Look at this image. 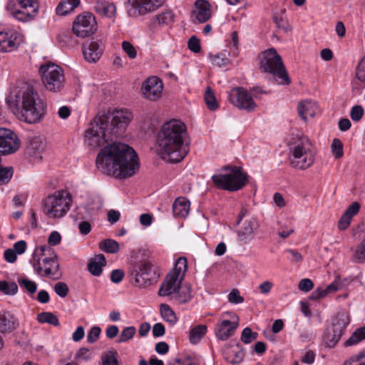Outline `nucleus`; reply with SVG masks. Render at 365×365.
<instances>
[{
  "label": "nucleus",
  "mask_w": 365,
  "mask_h": 365,
  "mask_svg": "<svg viewBox=\"0 0 365 365\" xmlns=\"http://www.w3.org/2000/svg\"><path fill=\"white\" fill-rule=\"evenodd\" d=\"M130 275L135 287L145 288L156 283L160 273L150 262L141 261L133 265Z\"/></svg>",
  "instance_id": "obj_8"
},
{
  "label": "nucleus",
  "mask_w": 365,
  "mask_h": 365,
  "mask_svg": "<svg viewBox=\"0 0 365 365\" xmlns=\"http://www.w3.org/2000/svg\"><path fill=\"white\" fill-rule=\"evenodd\" d=\"M82 50L85 60L89 63H95L102 56L103 47L97 41H91L83 44Z\"/></svg>",
  "instance_id": "obj_19"
},
{
  "label": "nucleus",
  "mask_w": 365,
  "mask_h": 365,
  "mask_svg": "<svg viewBox=\"0 0 365 365\" xmlns=\"http://www.w3.org/2000/svg\"><path fill=\"white\" fill-rule=\"evenodd\" d=\"M19 325L17 318L11 312H5L0 314V332L9 334L18 328Z\"/></svg>",
  "instance_id": "obj_22"
},
{
  "label": "nucleus",
  "mask_w": 365,
  "mask_h": 365,
  "mask_svg": "<svg viewBox=\"0 0 365 365\" xmlns=\"http://www.w3.org/2000/svg\"><path fill=\"white\" fill-rule=\"evenodd\" d=\"M191 298V288L190 285L185 284L182 286L181 284H180L179 288H178L172 297V299H175L179 304L187 303Z\"/></svg>",
  "instance_id": "obj_32"
},
{
  "label": "nucleus",
  "mask_w": 365,
  "mask_h": 365,
  "mask_svg": "<svg viewBox=\"0 0 365 365\" xmlns=\"http://www.w3.org/2000/svg\"><path fill=\"white\" fill-rule=\"evenodd\" d=\"M22 41L20 34L8 30L0 32V51L10 52L16 49Z\"/></svg>",
  "instance_id": "obj_17"
},
{
  "label": "nucleus",
  "mask_w": 365,
  "mask_h": 365,
  "mask_svg": "<svg viewBox=\"0 0 365 365\" xmlns=\"http://www.w3.org/2000/svg\"><path fill=\"white\" fill-rule=\"evenodd\" d=\"M180 284V283L173 277L168 275L159 289L158 294L163 297H173L175 291L179 288Z\"/></svg>",
  "instance_id": "obj_26"
},
{
  "label": "nucleus",
  "mask_w": 365,
  "mask_h": 365,
  "mask_svg": "<svg viewBox=\"0 0 365 365\" xmlns=\"http://www.w3.org/2000/svg\"><path fill=\"white\" fill-rule=\"evenodd\" d=\"M165 327L162 323H157L153 327V334L155 337H160L165 334Z\"/></svg>",
  "instance_id": "obj_64"
},
{
  "label": "nucleus",
  "mask_w": 365,
  "mask_h": 365,
  "mask_svg": "<svg viewBox=\"0 0 365 365\" xmlns=\"http://www.w3.org/2000/svg\"><path fill=\"white\" fill-rule=\"evenodd\" d=\"M344 365H365V354L361 353L351 357L344 363Z\"/></svg>",
  "instance_id": "obj_53"
},
{
  "label": "nucleus",
  "mask_w": 365,
  "mask_h": 365,
  "mask_svg": "<svg viewBox=\"0 0 365 365\" xmlns=\"http://www.w3.org/2000/svg\"><path fill=\"white\" fill-rule=\"evenodd\" d=\"M205 101L207 108L211 110H215L218 107L215 96L210 87L206 88Z\"/></svg>",
  "instance_id": "obj_45"
},
{
  "label": "nucleus",
  "mask_w": 365,
  "mask_h": 365,
  "mask_svg": "<svg viewBox=\"0 0 365 365\" xmlns=\"http://www.w3.org/2000/svg\"><path fill=\"white\" fill-rule=\"evenodd\" d=\"M351 220V217L347 215V213H344L338 222L339 229L341 230H346L349 226Z\"/></svg>",
  "instance_id": "obj_60"
},
{
  "label": "nucleus",
  "mask_w": 365,
  "mask_h": 365,
  "mask_svg": "<svg viewBox=\"0 0 365 365\" xmlns=\"http://www.w3.org/2000/svg\"><path fill=\"white\" fill-rule=\"evenodd\" d=\"M190 210V202L185 197L177 198L173 205V215L178 217H185Z\"/></svg>",
  "instance_id": "obj_28"
},
{
  "label": "nucleus",
  "mask_w": 365,
  "mask_h": 365,
  "mask_svg": "<svg viewBox=\"0 0 365 365\" xmlns=\"http://www.w3.org/2000/svg\"><path fill=\"white\" fill-rule=\"evenodd\" d=\"M101 329L99 327H97V326L93 327L90 329V331H88V333L87 334L88 342L90 344L95 343L98 340V339L101 334Z\"/></svg>",
  "instance_id": "obj_52"
},
{
  "label": "nucleus",
  "mask_w": 365,
  "mask_h": 365,
  "mask_svg": "<svg viewBox=\"0 0 365 365\" xmlns=\"http://www.w3.org/2000/svg\"><path fill=\"white\" fill-rule=\"evenodd\" d=\"M174 14L172 11L168 10L155 16L159 24H169L173 21Z\"/></svg>",
  "instance_id": "obj_48"
},
{
  "label": "nucleus",
  "mask_w": 365,
  "mask_h": 365,
  "mask_svg": "<svg viewBox=\"0 0 365 365\" xmlns=\"http://www.w3.org/2000/svg\"><path fill=\"white\" fill-rule=\"evenodd\" d=\"M73 33L78 37L86 38L97 30V23L91 13L79 14L75 19L72 27Z\"/></svg>",
  "instance_id": "obj_12"
},
{
  "label": "nucleus",
  "mask_w": 365,
  "mask_h": 365,
  "mask_svg": "<svg viewBox=\"0 0 365 365\" xmlns=\"http://www.w3.org/2000/svg\"><path fill=\"white\" fill-rule=\"evenodd\" d=\"M39 73L45 88L52 92H59L65 84L63 70L54 63L41 66Z\"/></svg>",
  "instance_id": "obj_10"
},
{
  "label": "nucleus",
  "mask_w": 365,
  "mask_h": 365,
  "mask_svg": "<svg viewBox=\"0 0 365 365\" xmlns=\"http://www.w3.org/2000/svg\"><path fill=\"white\" fill-rule=\"evenodd\" d=\"M230 315L231 319H235L236 321H230L228 319L219 320L215 328V333L217 338L222 341H225L232 336L239 326L238 317L235 314L226 312L222 313V317Z\"/></svg>",
  "instance_id": "obj_15"
},
{
  "label": "nucleus",
  "mask_w": 365,
  "mask_h": 365,
  "mask_svg": "<svg viewBox=\"0 0 365 365\" xmlns=\"http://www.w3.org/2000/svg\"><path fill=\"white\" fill-rule=\"evenodd\" d=\"M356 75L357 79L365 84V57L359 61L356 67Z\"/></svg>",
  "instance_id": "obj_54"
},
{
  "label": "nucleus",
  "mask_w": 365,
  "mask_h": 365,
  "mask_svg": "<svg viewBox=\"0 0 365 365\" xmlns=\"http://www.w3.org/2000/svg\"><path fill=\"white\" fill-rule=\"evenodd\" d=\"M228 300L232 304H240L244 302V298L240 296L239 290L235 289L228 294Z\"/></svg>",
  "instance_id": "obj_58"
},
{
  "label": "nucleus",
  "mask_w": 365,
  "mask_h": 365,
  "mask_svg": "<svg viewBox=\"0 0 365 365\" xmlns=\"http://www.w3.org/2000/svg\"><path fill=\"white\" fill-rule=\"evenodd\" d=\"M187 269V262L185 257H179L175 262L173 271L168 275L173 277L179 283H182Z\"/></svg>",
  "instance_id": "obj_29"
},
{
  "label": "nucleus",
  "mask_w": 365,
  "mask_h": 365,
  "mask_svg": "<svg viewBox=\"0 0 365 365\" xmlns=\"http://www.w3.org/2000/svg\"><path fill=\"white\" fill-rule=\"evenodd\" d=\"M141 15L151 12L163 5L164 0H128Z\"/></svg>",
  "instance_id": "obj_21"
},
{
  "label": "nucleus",
  "mask_w": 365,
  "mask_h": 365,
  "mask_svg": "<svg viewBox=\"0 0 365 365\" xmlns=\"http://www.w3.org/2000/svg\"><path fill=\"white\" fill-rule=\"evenodd\" d=\"M207 332L205 325H198L193 327L190 331V341L192 344L198 343Z\"/></svg>",
  "instance_id": "obj_36"
},
{
  "label": "nucleus",
  "mask_w": 365,
  "mask_h": 365,
  "mask_svg": "<svg viewBox=\"0 0 365 365\" xmlns=\"http://www.w3.org/2000/svg\"><path fill=\"white\" fill-rule=\"evenodd\" d=\"M124 277V272L121 269H114L110 273V280L113 283H119Z\"/></svg>",
  "instance_id": "obj_61"
},
{
  "label": "nucleus",
  "mask_w": 365,
  "mask_h": 365,
  "mask_svg": "<svg viewBox=\"0 0 365 365\" xmlns=\"http://www.w3.org/2000/svg\"><path fill=\"white\" fill-rule=\"evenodd\" d=\"M76 357L88 361L91 357V353L88 349L83 347L78 351Z\"/></svg>",
  "instance_id": "obj_63"
},
{
  "label": "nucleus",
  "mask_w": 365,
  "mask_h": 365,
  "mask_svg": "<svg viewBox=\"0 0 365 365\" xmlns=\"http://www.w3.org/2000/svg\"><path fill=\"white\" fill-rule=\"evenodd\" d=\"M122 48L130 59H134L136 58L137 51L130 42L127 41H123Z\"/></svg>",
  "instance_id": "obj_50"
},
{
  "label": "nucleus",
  "mask_w": 365,
  "mask_h": 365,
  "mask_svg": "<svg viewBox=\"0 0 365 365\" xmlns=\"http://www.w3.org/2000/svg\"><path fill=\"white\" fill-rule=\"evenodd\" d=\"M6 9L16 19L29 21L37 13V0H9Z\"/></svg>",
  "instance_id": "obj_11"
},
{
  "label": "nucleus",
  "mask_w": 365,
  "mask_h": 365,
  "mask_svg": "<svg viewBox=\"0 0 365 365\" xmlns=\"http://www.w3.org/2000/svg\"><path fill=\"white\" fill-rule=\"evenodd\" d=\"M365 339V327L356 329L344 342L345 346L355 345Z\"/></svg>",
  "instance_id": "obj_42"
},
{
  "label": "nucleus",
  "mask_w": 365,
  "mask_h": 365,
  "mask_svg": "<svg viewBox=\"0 0 365 365\" xmlns=\"http://www.w3.org/2000/svg\"><path fill=\"white\" fill-rule=\"evenodd\" d=\"M195 22L204 23L210 18V5L205 0H197L195 2Z\"/></svg>",
  "instance_id": "obj_23"
},
{
  "label": "nucleus",
  "mask_w": 365,
  "mask_h": 365,
  "mask_svg": "<svg viewBox=\"0 0 365 365\" xmlns=\"http://www.w3.org/2000/svg\"><path fill=\"white\" fill-rule=\"evenodd\" d=\"M343 334L342 331H337L335 328L331 327L327 329L324 335V341L327 346L333 348L340 340Z\"/></svg>",
  "instance_id": "obj_33"
},
{
  "label": "nucleus",
  "mask_w": 365,
  "mask_h": 365,
  "mask_svg": "<svg viewBox=\"0 0 365 365\" xmlns=\"http://www.w3.org/2000/svg\"><path fill=\"white\" fill-rule=\"evenodd\" d=\"M45 147V142L41 137L31 138L26 147L25 154L34 163L38 162L42 159Z\"/></svg>",
  "instance_id": "obj_18"
},
{
  "label": "nucleus",
  "mask_w": 365,
  "mask_h": 365,
  "mask_svg": "<svg viewBox=\"0 0 365 365\" xmlns=\"http://www.w3.org/2000/svg\"><path fill=\"white\" fill-rule=\"evenodd\" d=\"M353 260L355 262L363 263L365 262V239L357 247L353 255Z\"/></svg>",
  "instance_id": "obj_46"
},
{
  "label": "nucleus",
  "mask_w": 365,
  "mask_h": 365,
  "mask_svg": "<svg viewBox=\"0 0 365 365\" xmlns=\"http://www.w3.org/2000/svg\"><path fill=\"white\" fill-rule=\"evenodd\" d=\"M133 118L127 109H115L96 116L85 133V142L91 148L104 145L112 136H119Z\"/></svg>",
  "instance_id": "obj_2"
},
{
  "label": "nucleus",
  "mask_w": 365,
  "mask_h": 365,
  "mask_svg": "<svg viewBox=\"0 0 365 365\" xmlns=\"http://www.w3.org/2000/svg\"><path fill=\"white\" fill-rule=\"evenodd\" d=\"M259 66L262 71L272 74L279 84H289L290 79L282 58L274 48H272L262 53Z\"/></svg>",
  "instance_id": "obj_5"
},
{
  "label": "nucleus",
  "mask_w": 365,
  "mask_h": 365,
  "mask_svg": "<svg viewBox=\"0 0 365 365\" xmlns=\"http://www.w3.org/2000/svg\"><path fill=\"white\" fill-rule=\"evenodd\" d=\"M289 165L299 170H306L314 162V154L310 149L309 140L292 146L289 155Z\"/></svg>",
  "instance_id": "obj_9"
},
{
  "label": "nucleus",
  "mask_w": 365,
  "mask_h": 365,
  "mask_svg": "<svg viewBox=\"0 0 365 365\" xmlns=\"http://www.w3.org/2000/svg\"><path fill=\"white\" fill-rule=\"evenodd\" d=\"M26 242L24 240H20L14 243L12 250L17 255H21L26 251Z\"/></svg>",
  "instance_id": "obj_62"
},
{
  "label": "nucleus",
  "mask_w": 365,
  "mask_h": 365,
  "mask_svg": "<svg viewBox=\"0 0 365 365\" xmlns=\"http://www.w3.org/2000/svg\"><path fill=\"white\" fill-rule=\"evenodd\" d=\"M349 316L346 312H340L337 313L333 319L331 327L335 328L337 331L344 333V329L349 324Z\"/></svg>",
  "instance_id": "obj_34"
},
{
  "label": "nucleus",
  "mask_w": 365,
  "mask_h": 365,
  "mask_svg": "<svg viewBox=\"0 0 365 365\" xmlns=\"http://www.w3.org/2000/svg\"><path fill=\"white\" fill-rule=\"evenodd\" d=\"M37 321L41 324H48L57 327L59 325L58 317L52 312H43L37 315Z\"/></svg>",
  "instance_id": "obj_38"
},
{
  "label": "nucleus",
  "mask_w": 365,
  "mask_h": 365,
  "mask_svg": "<svg viewBox=\"0 0 365 365\" xmlns=\"http://www.w3.org/2000/svg\"><path fill=\"white\" fill-rule=\"evenodd\" d=\"M364 115V109L361 106H354L350 112V117L354 121H359Z\"/></svg>",
  "instance_id": "obj_56"
},
{
  "label": "nucleus",
  "mask_w": 365,
  "mask_h": 365,
  "mask_svg": "<svg viewBox=\"0 0 365 365\" xmlns=\"http://www.w3.org/2000/svg\"><path fill=\"white\" fill-rule=\"evenodd\" d=\"M53 289L56 294L62 298L66 297L68 295L69 291L68 285L63 282H58L55 284Z\"/></svg>",
  "instance_id": "obj_51"
},
{
  "label": "nucleus",
  "mask_w": 365,
  "mask_h": 365,
  "mask_svg": "<svg viewBox=\"0 0 365 365\" xmlns=\"http://www.w3.org/2000/svg\"><path fill=\"white\" fill-rule=\"evenodd\" d=\"M100 249L107 253H116L119 250V245L118 243L111 239H106L100 242L99 244Z\"/></svg>",
  "instance_id": "obj_41"
},
{
  "label": "nucleus",
  "mask_w": 365,
  "mask_h": 365,
  "mask_svg": "<svg viewBox=\"0 0 365 365\" xmlns=\"http://www.w3.org/2000/svg\"><path fill=\"white\" fill-rule=\"evenodd\" d=\"M73 11L72 6H70L69 3L64 0H62L56 8L57 14L61 16H65Z\"/></svg>",
  "instance_id": "obj_55"
},
{
  "label": "nucleus",
  "mask_w": 365,
  "mask_h": 365,
  "mask_svg": "<svg viewBox=\"0 0 365 365\" xmlns=\"http://www.w3.org/2000/svg\"><path fill=\"white\" fill-rule=\"evenodd\" d=\"M58 39L66 46L73 47L78 43L77 40L73 36L72 32L69 30L61 31L58 35Z\"/></svg>",
  "instance_id": "obj_40"
},
{
  "label": "nucleus",
  "mask_w": 365,
  "mask_h": 365,
  "mask_svg": "<svg viewBox=\"0 0 365 365\" xmlns=\"http://www.w3.org/2000/svg\"><path fill=\"white\" fill-rule=\"evenodd\" d=\"M187 46H188V48L195 53H197L200 51V49H201V46H200V40L195 37V36H192L189 40H188V42H187Z\"/></svg>",
  "instance_id": "obj_57"
},
{
  "label": "nucleus",
  "mask_w": 365,
  "mask_h": 365,
  "mask_svg": "<svg viewBox=\"0 0 365 365\" xmlns=\"http://www.w3.org/2000/svg\"><path fill=\"white\" fill-rule=\"evenodd\" d=\"M185 125L180 120H172L165 123L158 132L156 142L158 155L164 160L176 163L186 155L182 149Z\"/></svg>",
  "instance_id": "obj_4"
},
{
  "label": "nucleus",
  "mask_w": 365,
  "mask_h": 365,
  "mask_svg": "<svg viewBox=\"0 0 365 365\" xmlns=\"http://www.w3.org/2000/svg\"><path fill=\"white\" fill-rule=\"evenodd\" d=\"M106 265V259L103 254H99L92 257L88 264V269L90 273L96 277L100 276L103 272V267Z\"/></svg>",
  "instance_id": "obj_25"
},
{
  "label": "nucleus",
  "mask_w": 365,
  "mask_h": 365,
  "mask_svg": "<svg viewBox=\"0 0 365 365\" xmlns=\"http://www.w3.org/2000/svg\"><path fill=\"white\" fill-rule=\"evenodd\" d=\"M340 284L338 279H335L325 289L318 287L309 296L310 299L317 300L326 297L327 294L335 292L339 289Z\"/></svg>",
  "instance_id": "obj_31"
},
{
  "label": "nucleus",
  "mask_w": 365,
  "mask_h": 365,
  "mask_svg": "<svg viewBox=\"0 0 365 365\" xmlns=\"http://www.w3.org/2000/svg\"><path fill=\"white\" fill-rule=\"evenodd\" d=\"M96 163L103 173L120 179L133 175L140 167L134 149L121 143L104 146L98 154Z\"/></svg>",
  "instance_id": "obj_1"
},
{
  "label": "nucleus",
  "mask_w": 365,
  "mask_h": 365,
  "mask_svg": "<svg viewBox=\"0 0 365 365\" xmlns=\"http://www.w3.org/2000/svg\"><path fill=\"white\" fill-rule=\"evenodd\" d=\"M6 101L13 113L28 123H38L46 113L44 101L27 82H21L14 87Z\"/></svg>",
  "instance_id": "obj_3"
},
{
  "label": "nucleus",
  "mask_w": 365,
  "mask_h": 365,
  "mask_svg": "<svg viewBox=\"0 0 365 365\" xmlns=\"http://www.w3.org/2000/svg\"><path fill=\"white\" fill-rule=\"evenodd\" d=\"M135 333H136V329L134 327H133V326L127 327L121 331L119 337L116 340V342L119 343V344L125 342V341L133 339V336H135Z\"/></svg>",
  "instance_id": "obj_44"
},
{
  "label": "nucleus",
  "mask_w": 365,
  "mask_h": 365,
  "mask_svg": "<svg viewBox=\"0 0 365 365\" xmlns=\"http://www.w3.org/2000/svg\"><path fill=\"white\" fill-rule=\"evenodd\" d=\"M95 11L103 16L111 18L115 15L116 8L113 3L106 1H97L94 6Z\"/></svg>",
  "instance_id": "obj_27"
},
{
  "label": "nucleus",
  "mask_w": 365,
  "mask_h": 365,
  "mask_svg": "<svg viewBox=\"0 0 365 365\" xmlns=\"http://www.w3.org/2000/svg\"><path fill=\"white\" fill-rule=\"evenodd\" d=\"M331 152L335 158H341L344 155L343 144L338 138H334L331 145Z\"/></svg>",
  "instance_id": "obj_47"
},
{
  "label": "nucleus",
  "mask_w": 365,
  "mask_h": 365,
  "mask_svg": "<svg viewBox=\"0 0 365 365\" xmlns=\"http://www.w3.org/2000/svg\"><path fill=\"white\" fill-rule=\"evenodd\" d=\"M17 282L21 289L25 290L29 296H32L37 290V284L35 282L26 277L18 278Z\"/></svg>",
  "instance_id": "obj_39"
},
{
  "label": "nucleus",
  "mask_w": 365,
  "mask_h": 365,
  "mask_svg": "<svg viewBox=\"0 0 365 365\" xmlns=\"http://www.w3.org/2000/svg\"><path fill=\"white\" fill-rule=\"evenodd\" d=\"M163 89V82L156 76L147 78L142 86V92L144 97L153 101L160 98Z\"/></svg>",
  "instance_id": "obj_16"
},
{
  "label": "nucleus",
  "mask_w": 365,
  "mask_h": 365,
  "mask_svg": "<svg viewBox=\"0 0 365 365\" xmlns=\"http://www.w3.org/2000/svg\"><path fill=\"white\" fill-rule=\"evenodd\" d=\"M19 288L16 282L9 283L5 280L0 281V291L6 295H14L18 292Z\"/></svg>",
  "instance_id": "obj_43"
},
{
  "label": "nucleus",
  "mask_w": 365,
  "mask_h": 365,
  "mask_svg": "<svg viewBox=\"0 0 365 365\" xmlns=\"http://www.w3.org/2000/svg\"><path fill=\"white\" fill-rule=\"evenodd\" d=\"M272 19H273V21L274 22V24H276V26L279 29H282L285 31H288L290 30L287 22L283 17L282 12V14H277V13L274 14L273 16H272Z\"/></svg>",
  "instance_id": "obj_49"
},
{
  "label": "nucleus",
  "mask_w": 365,
  "mask_h": 365,
  "mask_svg": "<svg viewBox=\"0 0 365 365\" xmlns=\"http://www.w3.org/2000/svg\"><path fill=\"white\" fill-rule=\"evenodd\" d=\"M256 222L254 219L246 220L237 232L238 241L243 245L247 244L254 238Z\"/></svg>",
  "instance_id": "obj_20"
},
{
  "label": "nucleus",
  "mask_w": 365,
  "mask_h": 365,
  "mask_svg": "<svg viewBox=\"0 0 365 365\" xmlns=\"http://www.w3.org/2000/svg\"><path fill=\"white\" fill-rule=\"evenodd\" d=\"M33 267L40 276L51 277L56 275L59 268L56 255L53 254L51 257H44L42 259L34 258Z\"/></svg>",
  "instance_id": "obj_14"
},
{
  "label": "nucleus",
  "mask_w": 365,
  "mask_h": 365,
  "mask_svg": "<svg viewBox=\"0 0 365 365\" xmlns=\"http://www.w3.org/2000/svg\"><path fill=\"white\" fill-rule=\"evenodd\" d=\"M72 198L67 190H58L43 201V211L50 218L63 217L70 210Z\"/></svg>",
  "instance_id": "obj_6"
},
{
  "label": "nucleus",
  "mask_w": 365,
  "mask_h": 365,
  "mask_svg": "<svg viewBox=\"0 0 365 365\" xmlns=\"http://www.w3.org/2000/svg\"><path fill=\"white\" fill-rule=\"evenodd\" d=\"M297 110L299 115L305 121L307 118H313L316 115L318 106L314 101H303L299 103Z\"/></svg>",
  "instance_id": "obj_24"
},
{
  "label": "nucleus",
  "mask_w": 365,
  "mask_h": 365,
  "mask_svg": "<svg viewBox=\"0 0 365 365\" xmlns=\"http://www.w3.org/2000/svg\"><path fill=\"white\" fill-rule=\"evenodd\" d=\"M229 99L234 106L247 112L253 111L257 107L248 91L240 87L233 88L230 91Z\"/></svg>",
  "instance_id": "obj_13"
},
{
  "label": "nucleus",
  "mask_w": 365,
  "mask_h": 365,
  "mask_svg": "<svg viewBox=\"0 0 365 365\" xmlns=\"http://www.w3.org/2000/svg\"><path fill=\"white\" fill-rule=\"evenodd\" d=\"M223 170L230 172L212 177V182L217 188L233 192L242 189L247 184V175L242 171L241 167L225 166Z\"/></svg>",
  "instance_id": "obj_7"
},
{
  "label": "nucleus",
  "mask_w": 365,
  "mask_h": 365,
  "mask_svg": "<svg viewBox=\"0 0 365 365\" xmlns=\"http://www.w3.org/2000/svg\"><path fill=\"white\" fill-rule=\"evenodd\" d=\"M160 310L161 317L165 322L171 325H173L177 322V317L168 304H162L160 305Z\"/></svg>",
  "instance_id": "obj_37"
},
{
  "label": "nucleus",
  "mask_w": 365,
  "mask_h": 365,
  "mask_svg": "<svg viewBox=\"0 0 365 365\" xmlns=\"http://www.w3.org/2000/svg\"><path fill=\"white\" fill-rule=\"evenodd\" d=\"M187 269V262L185 257H179L175 262L173 271L168 275L173 277L179 283H182Z\"/></svg>",
  "instance_id": "obj_30"
},
{
  "label": "nucleus",
  "mask_w": 365,
  "mask_h": 365,
  "mask_svg": "<svg viewBox=\"0 0 365 365\" xmlns=\"http://www.w3.org/2000/svg\"><path fill=\"white\" fill-rule=\"evenodd\" d=\"M314 287V283L310 279H302L298 285V288L302 292H309Z\"/></svg>",
  "instance_id": "obj_59"
},
{
  "label": "nucleus",
  "mask_w": 365,
  "mask_h": 365,
  "mask_svg": "<svg viewBox=\"0 0 365 365\" xmlns=\"http://www.w3.org/2000/svg\"><path fill=\"white\" fill-rule=\"evenodd\" d=\"M245 356L243 349L237 344L236 348L231 349L225 353V359L229 363L231 364H239L240 363Z\"/></svg>",
  "instance_id": "obj_35"
}]
</instances>
